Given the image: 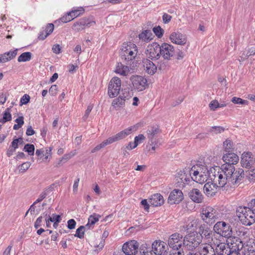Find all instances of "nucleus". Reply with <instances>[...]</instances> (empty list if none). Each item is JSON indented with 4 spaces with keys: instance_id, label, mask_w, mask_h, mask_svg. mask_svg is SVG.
Returning <instances> with one entry per match:
<instances>
[{
    "instance_id": "nucleus-41",
    "label": "nucleus",
    "mask_w": 255,
    "mask_h": 255,
    "mask_svg": "<svg viewBox=\"0 0 255 255\" xmlns=\"http://www.w3.org/2000/svg\"><path fill=\"white\" fill-rule=\"evenodd\" d=\"M109 236V232L105 231L102 235V240L98 245H96L95 247L98 248L99 249L94 250L95 252L98 253L99 251H101L105 246V240Z\"/></svg>"
},
{
    "instance_id": "nucleus-51",
    "label": "nucleus",
    "mask_w": 255,
    "mask_h": 255,
    "mask_svg": "<svg viewBox=\"0 0 255 255\" xmlns=\"http://www.w3.org/2000/svg\"><path fill=\"white\" fill-rule=\"evenodd\" d=\"M49 220L51 222H54V224L58 225V223L61 221V216L59 215H57L56 214H53L52 216L50 217L49 216Z\"/></svg>"
},
{
    "instance_id": "nucleus-33",
    "label": "nucleus",
    "mask_w": 255,
    "mask_h": 255,
    "mask_svg": "<svg viewBox=\"0 0 255 255\" xmlns=\"http://www.w3.org/2000/svg\"><path fill=\"white\" fill-rule=\"evenodd\" d=\"M153 34L150 30H145L138 35V37L142 41L147 42L152 39Z\"/></svg>"
},
{
    "instance_id": "nucleus-26",
    "label": "nucleus",
    "mask_w": 255,
    "mask_h": 255,
    "mask_svg": "<svg viewBox=\"0 0 255 255\" xmlns=\"http://www.w3.org/2000/svg\"><path fill=\"white\" fill-rule=\"evenodd\" d=\"M218 187L219 186L217 185V183L208 182L204 186V192L208 196H213L217 192Z\"/></svg>"
},
{
    "instance_id": "nucleus-57",
    "label": "nucleus",
    "mask_w": 255,
    "mask_h": 255,
    "mask_svg": "<svg viewBox=\"0 0 255 255\" xmlns=\"http://www.w3.org/2000/svg\"><path fill=\"white\" fill-rule=\"evenodd\" d=\"M156 66L160 71H165L169 67L168 62L164 61H160L159 62L157 66Z\"/></svg>"
},
{
    "instance_id": "nucleus-37",
    "label": "nucleus",
    "mask_w": 255,
    "mask_h": 255,
    "mask_svg": "<svg viewBox=\"0 0 255 255\" xmlns=\"http://www.w3.org/2000/svg\"><path fill=\"white\" fill-rule=\"evenodd\" d=\"M115 72L123 76H126L128 72V68L127 66H124L121 63H118Z\"/></svg>"
},
{
    "instance_id": "nucleus-23",
    "label": "nucleus",
    "mask_w": 255,
    "mask_h": 255,
    "mask_svg": "<svg viewBox=\"0 0 255 255\" xmlns=\"http://www.w3.org/2000/svg\"><path fill=\"white\" fill-rule=\"evenodd\" d=\"M223 160L225 162V164L234 166L238 162L239 157L237 154L234 152H228L223 155Z\"/></svg>"
},
{
    "instance_id": "nucleus-53",
    "label": "nucleus",
    "mask_w": 255,
    "mask_h": 255,
    "mask_svg": "<svg viewBox=\"0 0 255 255\" xmlns=\"http://www.w3.org/2000/svg\"><path fill=\"white\" fill-rule=\"evenodd\" d=\"M185 253V251L182 247L181 248H177V249L176 248L172 249L170 253V255H184Z\"/></svg>"
},
{
    "instance_id": "nucleus-5",
    "label": "nucleus",
    "mask_w": 255,
    "mask_h": 255,
    "mask_svg": "<svg viewBox=\"0 0 255 255\" xmlns=\"http://www.w3.org/2000/svg\"><path fill=\"white\" fill-rule=\"evenodd\" d=\"M236 213L243 225L250 226L255 223V214L246 206L238 207Z\"/></svg>"
},
{
    "instance_id": "nucleus-38",
    "label": "nucleus",
    "mask_w": 255,
    "mask_h": 255,
    "mask_svg": "<svg viewBox=\"0 0 255 255\" xmlns=\"http://www.w3.org/2000/svg\"><path fill=\"white\" fill-rule=\"evenodd\" d=\"M125 100L120 96L115 99L112 103V106L116 110H119L121 107H123L125 104Z\"/></svg>"
},
{
    "instance_id": "nucleus-11",
    "label": "nucleus",
    "mask_w": 255,
    "mask_h": 255,
    "mask_svg": "<svg viewBox=\"0 0 255 255\" xmlns=\"http://www.w3.org/2000/svg\"><path fill=\"white\" fill-rule=\"evenodd\" d=\"M168 246L161 240L155 241L152 244V251L155 255H167Z\"/></svg>"
},
{
    "instance_id": "nucleus-39",
    "label": "nucleus",
    "mask_w": 255,
    "mask_h": 255,
    "mask_svg": "<svg viewBox=\"0 0 255 255\" xmlns=\"http://www.w3.org/2000/svg\"><path fill=\"white\" fill-rule=\"evenodd\" d=\"M100 217L101 216L99 214H94L91 215L90 216L88 219V222L85 225V227L89 229L91 225H94L97 222L99 221Z\"/></svg>"
},
{
    "instance_id": "nucleus-58",
    "label": "nucleus",
    "mask_w": 255,
    "mask_h": 255,
    "mask_svg": "<svg viewBox=\"0 0 255 255\" xmlns=\"http://www.w3.org/2000/svg\"><path fill=\"white\" fill-rule=\"evenodd\" d=\"M52 188L51 187H48L45 188L44 191L39 195V197L38 198L41 201H42L49 194V192L51 191Z\"/></svg>"
},
{
    "instance_id": "nucleus-44",
    "label": "nucleus",
    "mask_w": 255,
    "mask_h": 255,
    "mask_svg": "<svg viewBox=\"0 0 255 255\" xmlns=\"http://www.w3.org/2000/svg\"><path fill=\"white\" fill-rule=\"evenodd\" d=\"M85 11V9L82 7H79L76 8H73L72 10L69 12L71 15H72L73 17L75 18L83 14Z\"/></svg>"
},
{
    "instance_id": "nucleus-20",
    "label": "nucleus",
    "mask_w": 255,
    "mask_h": 255,
    "mask_svg": "<svg viewBox=\"0 0 255 255\" xmlns=\"http://www.w3.org/2000/svg\"><path fill=\"white\" fill-rule=\"evenodd\" d=\"M225 166L226 164H223L221 167L216 166L211 167L209 170L208 177H209L212 181L216 182L217 180V178H218V176L220 175V173L222 172L224 174V172L226 171L225 169H224L226 168Z\"/></svg>"
},
{
    "instance_id": "nucleus-60",
    "label": "nucleus",
    "mask_w": 255,
    "mask_h": 255,
    "mask_svg": "<svg viewBox=\"0 0 255 255\" xmlns=\"http://www.w3.org/2000/svg\"><path fill=\"white\" fill-rule=\"evenodd\" d=\"M138 251H139V253H140V255H145V253L150 251V249L149 248H148L147 247V245L145 244H142L139 247V248H138Z\"/></svg>"
},
{
    "instance_id": "nucleus-46",
    "label": "nucleus",
    "mask_w": 255,
    "mask_h": 255,
    "mask_svg": "<svg viewBox=\"0 0 255 255\" xmlns=\"http://www.w3.org/2000/svg\"><path fill=\"white\" fill-rule=\"evenodd\" d=\"M85 228H87V227L85 226H81L80 227H79L76 230V234L74 235V236L78 237L81 239H83L84 237V234H85V231L84 230Z\"/></svg>"
},
{
    "instance_id": "nucleus-13",
    "label": "nucleus",
    "mask_w": 255,
    "mask_h": 255,
    "mask_svg": "<svg viewBox=\"0 0 255 255\" xmlns=\"http://www.w3.org/2000/svg\"><path fill=\"white\" fill-rule=\"evenodd\" d=\"M255 163V158L250 152H244L241 157V164L243 167L251 168Z\"/></svg>"
},
{
    "instance_id": "nucleus-55",
    "label": "nucleus",
    "mask_w": 255,
    "mask_h": 255,
    "mask_svg": "<svg viewBox=\"0 0 255 255\" xmlns=\"http://www.w3.org/2000/svg\"><path fill=\"white\" fill-rule=\"evenodd\" d=\"M199 220L196 219L193 220L192 222H191L190 223L188 224V225L186 227V230H194L196 229L197 226L199 223Z\"/></svg>"
},
{
    "instance_id": "nucleus-62",
    "label": "nucleus",
    "mask_w": 255,
    "mask_h": 255,
    "mask_svg": "<svg viewBox=\"0 0 255 255\" xmlns=\"http://www.w3.org/2000/svg\"><path fill=\"white\" fill-rule=\"evenodd\" d=\"M209 106L211 110L214 111L219 108V102L216 100H213L210 102Z\"/></svg>"
},
{
    "instance_id": "nucleus-63",
    "label": "nucleus",
    "mask_w": 255,
    "mask_h": 255,
    "mask_svg": "<svg viewBox=\"0 0 255 255\" xmlns=\"http://www.w3.org/2000/svg\"><path fill=\"white\" fill-rule=\"evenodd\" d=\"M225 128L221 126H214L212 127L211 131L214 132L216 134L223 132Z\"/></svg>"
},
{
    "instance_id": "nucleus-59",
    "label": "nucleus",
    "mask_w": 255,
    "mask_h": 255,
    "mask_svg": "<svg viewBox=\"0 0 255 255\" xmlns=\"http://www.w3.org/2000/svg\"><path fill=\"white\" fill-rule=\"evenodd\" d=\"M73 19H74V17H73L72 15H71V14H70L69 12L67 13V14L62 16L60 19V20L63 23H66V22L70 21L71 20H73Z\"/></svg>"
},
{
    "instance_id": "nucleus-45",
    "label": "nucleus",
    "mask_w": 255,
    "mask_h": 255,
    "mask_svg": "<svg viewBox=\"0 0 255 255\" xmlns=\"http://www.w3.org/2000/svg\"><path fill=\"white\" fill-rule=\"evenodd\" d=\"M246 177L250 181H254L255 180V168H253L251 170L246 171Z\"/></svg>"
},
{
    "instance_id": "nucleus-16",
    "label": "nucleus",
    "mask_w": 255,
    "mask_h": 255,
    "mask_svg": "<svg viewBox=\"0 0 255 255\" xmlns=\"http://www.w3.org/2000/svg\"><path fill=\"white\" fill-rule=\"evenodd\" d=\"M229 244H231L230 250L233 252H241L244 247V244L241 239L236 237H230L228 239Z\"/></svg>"
},
{
    "instance_id": "nucleus-30",
    "label": "nucleus",
    "mask_w": 255,
    "mask_h": 255,
    "mask_svg": "<svg viewBox=\"0 0 255 255\" xmlns=\"http://www.w3.org/2000/svg\"><path fill=\"white\" fill-rule=\"evenodd\" d=\"M216 255H230L232 253L229 244L226 245L222 243L218 245L216 249Z\"/></svg>"
},
{
    "instance_id": "nucleus-7",
    "label": "nucleus",
    "mask_w": 255,
    "mask_h": 255,
    "mask_svg": "<svg viewBox=\"0 0 255 255\" xmlns=\"http://www.w3.org/2000/svg\"><path fill=\"white\" fill-rule=\"evenodd\" d=\"M216 210L212 207H206L202 210L201 217L202 219L207 224L212 225L217 219Z\"/></svg>"
},
{
    "instance_id": "nucleus-35",
    "label": "nucleus",
    "mask_w": 255,
    "mask_h": 255,
    "mask_svg": "<svg viewBox=\"0 0 255 255\" xmlns=\"http://www.w3.org/2000/svg\"><path fill=\"white\" fill-rule=\"evenodd\" d=\"M224 173L221 172L218 176V178H217V180L216 181V183L218 182L219 187H223L226 184H228V177H227L226 173L224 172Z\"/></svg>"
},
{
    "instance_id": "nucleus-48",
    "label": "nucleus",
    "mask_w": 255,
    "mask_h": 255,
    "mask_svg": "<svg viewBox=\"0 0 255 255\" xmlns=\"http://www.w3.org/2000/svg\"><path fill=\"white\" fill-rule=\"evenodd\" d=\"M72 29L76 31H79L85 29L80 19L73 24Z\"/></svg>"
},
{
    "instance_id": "nucleus-61",
    "label": "nucleus",
    "mask_w": 255,
    "mask_h": 255,
    "mask_svg": "<svg viewBox=\"0 0 255 255\" xmlns=\"http://www.w3.org/2000/svg\"><path fill=\"white\" fill-rule=\"evenodd\" d=\"M117 140L116 139V137L115 135H113L112 136H111L109 137L107 139L104 140L102 142L103 144H104V146H106V145L108 144H110L113 142H115L117 141Z\"/></svg>"
},
{
    "instance_id": "nucleus-25",
    "label": "nucleus",
    "mask_w": 255,
    "mask_h": 255,
    "mask_svg": "<svg viewBox=\"0 0 255 255\" xmlns=\"http://www.w3.org/2000/svg\"><path fill=\"white\" fill-rule=\"evenodd\" d=\"M144 69L145 72L149 75H153L157 71V67L153 62L145 59L142 61Z\"/></svg>"
},
{
    "instance_id": "nucleus-21",
    "label": "nucleus",
    "mask_w": 255,
    "mask_h": 255,
    "mask_svg": "<svg viewBox=\"0 0 255 255\" xmlns=\"http://www.w3.org/2000/svg\"><path fill=\"white\" fill-rule=\"evenodd\" d=\"M170 39L173 43L178 45H184L186 43V36L178 32H173L170 35Z\"/></svg>"
},
{
    "instance_id": "nucleus-6",
    "label": "nucleus",
    "mask_w": 255,
    "mask_h": 255,
    "mask_svg": "<svg viewBox=\"0 0 255 255\" xmlns=\"http://www.w3.org/2000/svg\"><path fill=\"white\" fill-rule=\"evenodd\" d=\"M213 230L217 234L226 238L229 239L232 236V227L224 221L217 222L214 226Z\"/></svg>"
},
{
    "instance_id": "nucleus-31",
    "label": "nucleus",
    "mask_w": 255,
    "mask_h": 255,
    "mask_svg": "<svg viewBox=\"0 0 255 255\" xmlns=\"http://www.w3.org/2000/svg\"><path fill=\"white\" fill-rule=\"evenodd\" d=\"M197 167L199 168L198 169L200 171V175H199L200 179H198L199 182L204 181L208 178L209 170L206 165L202 164H197Z\"/></svg>"
},
{
    "instance_id": "nucleus-15",
    "label": "nucleus",
    "mask_w": 255,
    "mask_h": 255,
    "mask_svg": "<svg viewBox=\"0 0 255 255\" xmlns=\"http://www.w3.org/2000/svg\"><path fill=\"white\" fill-rule=\"evenodd\" d=\"M182 236L178 233H174L171 235L168 241V246L172 249H176L177 248H181L182 247Z\"/></svg>"
},
{
    "instance_id": "nucleus-29",
    "label": "nucleus",
    "mask_w": 255,
    "mask_h": 255,
    "mask_svg": "<svg viewBox=\"0 0 255 255\" xmlns=\"http://www.w3.org/2000/svg\"><path fill=\"white\" fill-rule=\"evenodd\" d=\"M17 49L0 54V63H3L13 59L17 55Z\"/></svg>"
},
{
    "instance_id": "nucleus-22",
    "label": "nucleus",
    "mask_w": 255,
    "mask_h": 255,
    "mask_svg": "<svg viewBox=\"0 0 255 255\" xmlns=\"http://www.w3.org/2000/svg\"><path fill=\"white\" fill-rule=\"evenodd\" d=\"M189 198L193 202L200 203L203 202V196L201 191L197 189L193 188L188 192Z\"/></svg>"
},
{
    "instance_id": "nucleus-36",
    "label": "nucleus",
    "mask_w": 255,
    "mask_h": 255,
    "mask_svg": "<svg viewBox=\"0 0 255 255\" xmlns=\"http://www.w3.org/2000/svg\"><path fill=\"white\" fill-rule=\"evenodd\" d=\"M80 19L85 28L92 26L96 23L92 16L84 17Z\"/></svg>"
},
{
    "instance_id": "nucleus-40",
    "label": "nucleus",
    "mask_w": 255,
    "mask_h": 255,
    "mask_svg": "<svg viewBox=\"0 0 255 255\" xmlns=\"http://www.w3.org/2000/svg\"><path fill=\"white\" fill-rule=\"evenodd\" d=\"M32 57V53L30 52H25L22 53L18 57L17 61L19 62H27L31 60Z\"/></svg>"
},
{
    "instance_id": "nucleus-4",
    "label": "nucleus",
    "mask_w": 255,
    "mask_h": 255,
    "mask_svg": "<svg viewBox=\"0 0 255 255\" xmlns=\"http://www.w3.org/2000/svg\"><path fill=\"white\" fill-rule=\"evenodd\" d=\"M193 167H185L182 170L177 171L175 175L176 186L183 189L187 185L189 184L194 177L191 176V171Z\"/></svg>"
},
{
    "instance_id": "nucleus-10",
    "label": "nucleus",
    "mask_w": 255,
    "mask_h": 255,
    "mask_svg": "<svg viewBox=\"0 0 255 255\" xmlns=\"http://www.w3.org/2000/svg\"><path fill=\"white\" fill-rule=\"evenodd\" d=\"M139 244L135 240H131L124 244L122 250L126 255H136L138 252Z\"/></svg>"
},
{
    "instance_id": "nucleus-64",
    "label": "nucleus",
    "mask_w": 255,
    "mask_h": 255,
    "mask_svg": "<svg viewBox=\"0 0 255 255\" xmlns=\"http://www.w3.org/2000/svg\"><path fill=\"white\" fill-rule=\"evenodd\" d=\"M247 207L255 214V199H252L248 204V207Z\"/></svg>"
},
{
    "instance_id": "nucleus-32",
    "label": "nucleus",
    "mask_w": 255,
    "mask_h": 255,
    "mask_svg": "<svg viewBox=\"0 0 255 255\" xmlns=\"http://www.w3.org/2000/svg\"><path fill=\"white\" fill-rule=\"evenodd\" d=\"M133 129L136 130V128L135 126L132 127H129L128 128H126L119 133H117L116 135H115L116 137V139L117 140V141H119L121 139H124L126 136L128 135L131 133V131Z\"/></svg>"
},
{
    "instance_id": "nucleus-27",
    "label": "nucleus",
    "mask_w": 255,
    "mask_h": 255,
    "mask_svg": "<svg viewBox=\"0 0 255 255\" xmlns=\"http://www.w3.org/2000/svg\"><path fill=\"white\" fill-rule=\"evenodd\" d=\"M212 231L210 227L205 224L201 225L199 228V235L201 239L204 237L207 240H210L212 238Z\"/></svg>"
},
{
    "instance_id": "nucleus-52",
    "label": "nucleus",
    "mask_w": 255,
    "mask_h": 255,
    "mask_svg": "<svg viewBox=\"0 0 255 255\" xmlns=\"http://www.w3.org/2000/svg\"><path fill=\"white\" fill-rule=\"evenodd\" d=\"M153 31L158 38H161L164 32L163 29L160 26L154 27L153 28Z\"/></svg>"
},
{
    "instance_id": "nucleus-28",
    "label": "nucleus",
    "mask_w": 255,
    "mask_h": 255,
    "mask_svg": "<svg viewBox=\"0 0 255 255\" xmlns=\"http://www.w3.org/2000/svg\"><path fill=\"white\" fill-rule=\"evenodd\" d=\"M149 202L153 207L160 206L164 203L163 197L159 193L155 194L151 196Z\"/></svg>"
},
{
    "instance_id": "nucleus-50",
    "label": "nucleus",
    "mask_w": 255,
    "mask_h": 255,
    "mask_svg": "<svg viewBox=\"0 0 255 255\" xmlns=\"http://www.w3.org/2000/svg\"><path fill=\"white\" fill-rule=\"evenodd\" d=\"M34 145L29 143L25 144L23 148V150L28 152V154L30 155H33L34 154Z\"/></svg>"
},
{
    "instance_id": "nucleus-43",
    "label": "nucleus",
    "mask_w": 255,
    "mask_h": 255,
    "mask_svg": "<svg viewBox=\"0 0 255 255\" xmlns=\"http://www.w3.org/2000/svg\"><path fill=\"white\" fill-rule=\"evenodd\" d=\"M129 90L130 89L128 87L122 89V93L119 96L123 99L125 101L129 99L131 97V93Z\"/></svg>"
},
{
    "instance_id": "nucleus-47",
    "label": "nucleus",
    "mask_w": 255,
    "mask_h": 255,
    "mask_svg": "<svg viewBox=\"0 0 255 255\" xmlns=\"http://www.w3.org/2000/svg\"><path fill=\"white\" fill-rule=\"evenodd\" d=\"M231 101L232 103L235 104H241L244 105H248L249 101L247 100H243L240 98L234 97H233Z\"/></svg>"
},
{
    "instance_id": "nucleus-24",
    "label": "nucleus",
    "mask_w": 255,
    "mask_h": 255,
    "mask_svg": "<svg viewBox=\"0 0 255 255\" xmlns=\"http://www.w3.org/2000/svg\"><path fill=\"white\" fill-rule=\"evenodd\" d=\"M161 45L156 43H153L150 49L149 58L152 60H157L161 56Z\"/></svg>"
},
{
    "instance_id": "nucleus-14",
    "label": "nucleus",
    "mask_w": 255,
    "mask_h": 255,
    "mask_svg": "<svg viewBox=\"0 0 255 255\" xmlns=\"http://www.w3.org/2000/svg\"><path fill=\"white\" fill-rule=\"evenodd\" d=\"M183 198L182 191L178 189H175L170 192L168 198V202L170 204H179L182 201Z\"/></svg>"
},
{
    "instance_id": "nucleus-9",
    "label": "nucleus",
    "mask_w": 255,
    "mask_h": 255,
    "mask_svg": "<svg viewBox=\"0 0 255 255\" xmlns=\"http://www.w3.org/2000/svg\"><path fill=\"white\" fill-rule=\"evenodd\" d=\"M130 80L134 89H136L138 91H142L148 86L146 79L143 76L132 75L130 77Z\"/></svg>"
},
{
    "instance_id": "nucleus-12",
    "label": "nucleus",
    "mask_w": 255,
    "mask_h": 255,
    "mask_svg": "<svg viewBox=\"0 0 255 255\" xmlns=\"http://www.w3.org/2000/svg\"><path fill=\"white\" fill-rule=\"evenodd\" d=\"M161 56L164 60H169L171 57L176 56V51L172 45L163 43L161 45Z\"/></svg>"
},
{
    "instance_id": "nucleus-3",
    "label": "nucleus",
    "mask_w": 255,
    "mask_h": 255,
    "mask_svg": "<svg viewBox=\"0 0 255 255\" xmlns=\"http://www.w3.org/2000/svg\"><path fill=\"white\" fill-rule=\"evenodd\" d=\"M137 53V48L136 45L131 42L124 43L122 46L121 51L120 53L122 59L127 62V64H131L133 63L134 60L136 56Z\"/></svg>"
},
{
    "instance_id": "nucleus-19",
    "label": "nucleus",
    "mask_w": 255,
    "mask_h": 255,
    "mask_svg": "<svg viewBox=\"0 0 255 255\" xmlns=\"http://www.w3.org/2000/svg\"><path fill=\"white\" fill-rule=\"evenodd\" d=\"M225 166L226 164H223L221 167L216 166L211 167L209 170L208 177H209L212 181L216 182L217 180V178H218V176L220 175V173L222 172L224 174V172L226 171L225 169H224L226 168Z\"/></svg>"
},
{
    "instance_id": "nucleus-49",
    "label": "nucleus",
    "mask_w": 255,
    "mask_h": 255,
    "mask_svg": "<svg viewBox=\"0 0 255 255\" xmlns=\"http://www.w3.org/2000/svg\"><path fill=\"white\" fill-rule=\"evenodd\" d=\"M223 145L226 151L229 152L230 150L234 149V145L233 142L230 139L226 140L224 143Z\"/></svg>"
},
{
    "instance_id": "nucleus-54",
    "label": "nucleus",
    "mask_w": 255,
    "mask_h": 255,
    "mask_svg": "<svg viewBox=\"0 0 255 255\" xmlns=\"http://www.w3.org/2000/svg\"><path fill=\"white\" fill-rule=\"evenodd\" d=\"M31 163L29 162H25L19 166V172L20 173L25 172L30 166Z\"/></svg>"
},
{
    "instance_id": "nucleus-34",
    "label": "nucleus",
    "mask_w": 255,
    "mask_h": 255,
    "mask_svg": "<svg viewBox=\"0 0 255 255\" xmlns=\"http://www.w3.org/2000/svg\"><path fill=\"white\" fill-rule=\"evenodd\" d=\"M197 255H207L210 252L214 253L215 251L211 246H200L198 249Z\"/></svg>"
},
{
    "instance_id": "nucleus-1",
    "label": "nucleus",
    "mask_w": 255,
    "mask_h": 255,
    "mask_svg": "<svg viewBox=\"0 0 255 255\" xmlns=\"http://www.w3.org/2000/svg\"><path fill=\"white\" fill-rule=\"evenodd\" d=\"M201 237L197 232L190 233L184 237L182 247L186 253L193 252L201 243Z\"/></svg>"
},
{
    "instance_id": "nucleus-18",
    "label": "nucleus",
    "mask_w": 255,
    "mask_h": 255,
    "mask_svg": "<svg viewBox=\"0 0 255 255\" xmlns=\"http://www.w3.org/2000/svg\"><path fill=\"white\" fill-rule=\"evenodd\" d=\"M225 166L226 164H223L221 167L216 166L211 167L209 170L208 177H209L212 181L216 182L217 180V178H218V176L220 175V173L222 172L224 174V172L226 171L225 169H224L226 168Z\"/></svg>"
},
{
    "instance_id": "nucleus-42",
    "label": "nucleus",
    "mask_w": 255,
    "mask_h": 255,
    "mask_svg": "<svg viewBox=\"0 0 255 255\" xmlns=\"http://www.w3.org/2000/svg\"><path fill=\"white\" fill-rule=\"evenodd\" d=\"M12 119L11 114L9 112V109L7 108L3 113V117L0 120V123L4 124L10 121Z\"/></svg>"
},
{
    "instance_id": "nucleus-56",
    "label": "nucleus",
    "mask_w": 255,
    "mask_h": 255,
    "mask_svg": "<svg viewBox=\"0 0 255 255\" xmlns=\"http://www.w3.org/2000/svg\"><path fill=\"white\" fill-rule=\"evenodd\" d=\"M145 139V137L143 134H140L138 136L134 137L133 147H136L139 143H141Z\"/></svg>"
},
{
    "instance_id": "nucleus-17",
    "label": "nucleus",
    "mask_w": 255,
    "mask_h": 255,
    "mask_svg": "<svg viewBox=\"0 0 255 255\" xmlns=\"http://www.w3.org/2000/svg\"><path fill=\"white\" fill-rule=\"evenodd\" d=\"M161 130L158 126H149L146 130L147 138L149 139L148 143L153 144V141L156 140L158 135L160 133Z\"/></svg>"
},
{
    "instance_id": "nucleus-2",
    "label": "nucleus",
    "mask_w": 255,
    "mask_h": 255,
    "mask_svg": "<svg viewBox=\"0 0 255 255\" xmlns=\"http://www.w3.org/2000/svg\"><path fill=\"white\" fill-rule=\"evenodd\" d=\"M224 168L228 177V186H232L239 183L245 176V172L242 168L236 170L235 166L226 164Z\"/></svg>"
},
{
    "instance_id": "nucleus-8",
    "label": "nucleus",
    "mask_w": 255,
    "mask_h": 255,
    "mask_svg": "<svg viewBox=\"0 0 255 255\" xmlns=\"http://www.w3.org/2000/svg\"><path fill=\"white\" fill-rule=\"evenodd\" d=\"M121 88V80L117 77H114L109 82L108 88V95L110 98L116 97Z\"/></svg>"
}]
</instances>
